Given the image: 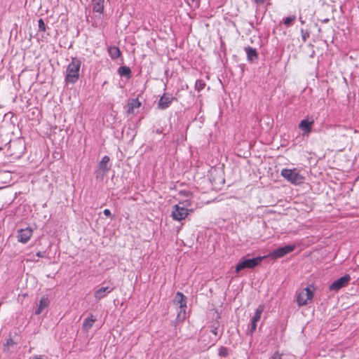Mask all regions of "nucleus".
<instances>
[{
  "label": "nucleus",
  "instance_id": "obj_36",
  "mask_svg": "<svg viewBox=\"0 0 359 359\" xmlns=\"http://www.w3.org/2000/svg\"><path fill=\"white\" fill-rule=\"evenodd\" d=\"M156 132V133H158V134H161V133H162V130H161V129H157Z\"/></svg>",
  "mask_w": 359,
  "mask_h": 359
},
{
  "label": "nucleus",
  "instance_id": "obj_11",
  "mask_svg": "<svg viewBox=\"0 0 359 359\" xmlns=\"http://www.w3.org/2000/svg\"><path fill=\"white\" fill-rule=\"evenodd\" d=\"M33 231L31 228L27 227L18 231V241L22 243H27L32 236Z\"/></svg>",
  "mask_w": 359,
  "mask_h": 359
},
{
  "label": "nucleus",
  "instance_id": "obj_17",
  "mask_svg": "<svg viewBox=\"0 0 359 359\" xmlns=\"http://www.w3.org/2000/svg\"><path fill=\"white\" fill-rule=\"evenodd\" d=\"M141 105L138 99H133L128 104V114H135V109L139 108Z\"/></svg>",
  "mask_w": 359,
  "mask_h": 359
},
{
  "label": "nucleus",
  "instance_id": "obj_38",
  "mask_svg": "<svg viewBox=\"0 0 359 359\" xmlns=\"http://www.w3.org/2000/svg\"><path fill=\"white\" fill-rule=\"evenodd\" d=\"M358 258H359V253L355 256V259H357Z\"/></svg>",
  "mask_w": 359,
  "mask_h": 359
},
{
  "label": "nucleus",
  "instance_id": "obj_18",
  "mask_svg": "<svg viewBox=\"0 0 359 359\" xmlns=\"http://www.w3.org/2000/svg\"><path fill=\"white\" fill-rule=\"evenodd\" d=\"M95 320L96 319L93 315L86 318L83 323V329L88 332L93 327Z\"/></svg>",
  "mask_w": 359,
  "mask_h": 359
},
{
  "label": "nucleus",
  "instance_id": "obj_4",
  "mask_svg": "<svg viewBox=\"0 0 359 359\" xmlns=\"http://www.w3.org/2000/svg\"><path fill=\"white\" fill-rule=\"evenodd\" d=\"M314 287L309 285L302 290L297 297V303L299 306L306 305L313 297Z\"/></svg>",
  "mask_w": 359,
  "mask_h": 359
},
{
  "label": "nucleus",
  "instance_id": "obj_8",
  "mask_svg": "<svg viewBox=\"0 0 359 359\" xmlns=\"http://www.w3.org/2000/svg\"><path fill=\"white\" fill-rule=\"evenodd\" d=\"M351 280V276L346 274L337 280H334L329 287L332 291H338L345 287Z\"/></svg>",
  "mask_w": 359,
  "mask_h": 359
},
{
  "label": "nucleus",
  "instance_id": "obj_5",
  "mask_svg": "<svg viewBox=\"0 0 359 359\" xmlns=\"http://www.w3.org/2000/svg\"><path fill=\"white\" fill-rule=\"evenodd\" d=\"M187 297L182 292H177L175 294L174 304L179 306L180 311H178L177 319L179 320H184L186 314L187 309Z\"/></svg>",
  "mask_w": 359,
  "mask_h": 359
},
{
  "label": "nucleus",
  "instance_id": "obj_16",
  "mask_svg": "<svg viewBox=\"0 0 359 359\" xmlns=\"http://www.w3.org/2000/svg\"><path fill=\"white\" fill-rule=\"evenodd\" d=\"M49 304H50V301H49L48 298L46 296H43L39 302L38 308L35 311V314L36 315L41 314L42 313L43 310L46 308H47L49 306Z\"/></svg>",
  "mask_w": 359,
  "mask_h": 359
},
{
  "label": "nucleus",
  "instance_id": "obj_10",
  "mask_svg": "<svg viewBox=\"0 0 359 359\" xmlns=\"http://www.w3.org/2000/svg\"><path fill=\"white\" fill-rule=\"evenodd\" d=\"M109 157L104 156L102 157L101 161L98 165V170L95 171L96 178L98 179L100 176L102 177L105 175L109 170L107 163L109 162Z\"/></svg>",
  "mask_w": 359,
  "mask_h": 359
},
{
  "label": "nucleus",
  "instance_id": "obj_28",
  "mask_svg": "<svg viewBox=\"0 0 359 359\" xmlns=\"http://www.w3.org/2000/svg\"><path fill=\"white\" fill-rule=\"evenodd\" d=\"M271 359H282L281 355L278 351L275 352Z\"/></svg>",
  "mask_w": 359,
  "mask_h": 359
},
{
  "label": "nucleus",
  "instance_id": "obj_29",
  "mask_svg": "<svg viewBox=\"0 0 359 359\" xmlns=\"http://www.w3.org/2000/svg\"><path fill=\"white\" fill-rule=\"evenodd\" d=\"M103 213L107 217H112V215L111 213V211L109 209L104 210Z\"/></svg>",
  "mask_w": 359,
  "mask_h": 359
},
{
  "label": "nucleus",
  "instance_id": "obj_33",
  "mask_svg": "<svg viewBox=\"0 0 359 359\" xmlns=\"http://www.w3.org/2000/svg\"><path fill=\"white\" fill-rule=\"evenodd\" d=\"M266 0H255V3L258 4H264Z\"/></svg>",
  "mask_w": 359,
  "mask_h": 359
},
{
  "label": "nucleus",
  "instance_id": "obj_30",
  "mask_svg": "<svg viewBox=\"0 0 359 359\" xmlns=\"http://www.w3.org/2000/svg\"><path fill=\"white\" fill-rule=\"evenodd\" d=\"M181 193L187 197H190L192 195V194L191 192L187 191H182Z\"/></svg>",
  "mask_w": 359,
  "mask_h": 359
},
{
  "label": "nucleus",
  "instance_id": "obj_21",
  "mask_svg": "<svg viewBox=\"0 0 359 359\" xmlns=\"http://www.w3.org/2000/svg\"><path fill=\"white\" fill-rule=\"evenodd\" d=\"M104 11V0H97L93 4V11L102 13Z\"/></svg>",
  "mask_w": 359,
  "mask_h": 359
},
{
  "label": "nucleus",
  "instance_id": "obj_39",
  "mask_svg": "<svg viewBox=\"0 0 359 359\" xmlns=\"http://www.w3.org/2000/svg\"><path fill=\"white\" fill-rule=\"evenodd\" d=\"M172 359H178V358H172Z\"/></svg>",
  "mask_w": 359,
  "mask_h": 359
},
{
  "label": "nucleus",
  "instance_id": "obj_31",
  "mask_svg": "<svg viewBox=\"0 0 359 359\" xmlns=\"http://www.w3.org/2000/svg\"><path fill=\"white\" fill-rule=\"evenodd\" d=\"M36 256L39 257H45V252H38L36 253Z\"/></svg>",
  "mask_w": 359,
  "mask_h": 359
},
{
  "label": "nucleus",
  "instance_id": "obj_19",
  "mask_svg": "<svg viewBox=\"0 0 359 359\" xmlns=\"http://www.w3.org/2000/svg\"><path fill=\"white\" fill-rule=\"evenodd\" d=\"M108 53L112 60H116L121 55V50L119 48L115 46L109 47Z\"/></svg>",
  "mask_w": 359,
  "mask_h": 359
},
{
  "label": "nucleus",
  "instance_id": "obj_7",
  "mask_svg": "<svg viewBox=\"0 0 359 359\" xmlns=\"http://www.w3.org/2000/svg\"><path fill=\"white\" fill-rule=\"evenodd\" d=\"M189 215V209L181 207L180 205H175L172 211V217L173 219L181 221L184 219Z\"/></svg>",
  "mask_w": 359,
  "mask_h": 359
},
{
  "label": "nucleus",
  "instance_id": "obj_14",
  "mask_svg": "<svg viewBox=\"0 0 359 359\" xmlns=\"http://www.w3.org/2000/svg\"><path fill=\"white\" fill-rule=\"evenodd\" d=\"M114 290L113 287H102L95 292V298L97 300H100L101 299L104 298L107 294L110 293Z\"/></svg>",
  "mask_w": 359,
  "mask_h": 359
},
{
  "label": "nucleus",
  "instance_id": "obj_3",
  "mask_svg": "<svg viewBox=\"0 0 359 359\" xmlns=\"http://www.w3.org/2000/svg\"><path fill=\"white\" fill-rule=\"evenodd\" d=\"M264 259V257H257L255 258L244 259L236 265V272L238 273L246 269H252L259 265Z\"/></svg>",
  "mask_w": 359,
  "mask_h": 359
},
{
  "label": "nucleus",
  "instance_id": "obj_23",
  "mask_svg": "<svg viewBox=\"0 0 359 359\" xmlns=\"http://www.w3.org/2000/svg\"><path fill=\"white\" fill-rule=\"evenodd\" d=\"M205 86V83L203 81V80H196V83H195V89L198 91V92H200L201 90H202Z\"/></svg>",
  "mask_w": 359,
  "mask_h": 359
},
{
  "label": "nucleus",
  "instance_id": "obj_32",
  "mask_svg": "<svg viewBox=\"0 0 359 359\" xmlns=\"http://www.w3.org/2000/svg\"><path fill=\"white\" fill-rule=\"evenodd\" d=\"M211 332L212 334H214L215 336H217V327H214L211 330Z\"/></svg>",
  "mask_w": 359,
  "mask_h": 359
},
{
  "label": "nucleus",
  "instance_id": "obj_22",
  "mask_svg": "<svg viewBox=\"0 0 359 359\" xmlns=\"http://www.w3.org/2000/svg\"><path fill=\"white\" fill-rule=\"evenodd\" d=\"M295 20H296V16L293 15H290V16L285 18L283 20V22L285 26L289 27L295 21Z\"/></svg>",
  "mask_w": 359,
  "mask_h": 359
},
{
  "label": "nucleus",
  "instance_id": "obj_34",
  "mask_svg": "<svg viewBox=\"0 0 359 359\" xmlns=\"http://www.w3.org/2000/svg\"><path fill=\"white\" fill-rule=\"evenodd\" d=\"M329 21H330L329 18H325V19L321 20V22L323 23H327Z\"/></svg>",
  "mask_w": 359,
  "mask_h": 359
},
{
  "label": "nucleus",
  "instance_id": "obj_20",
  "mask_svg": "<svg viewBox=\"0 0 359 359\" xmlns=\"http://www.w3.org/2000/svg\"><path fill=\"white\" fill-rule=\"evenodd\" d=\"M118 73L121 76L130 79L131 77V70L127 66H121L118 69Z\"/></svg>",
  "mask_w": 359,
  "mask_h": 359
},
{
  "label": "nucleus",
  "instance_id": "obj_12",
  "mask_svg": "<svg viewBox=\"0 0 359 359\" xmlns=\"http://www.w3.org/2000/svg\"><path fill=\"white\" fill-rule=\"evenodd\" d=\"M173 100L172 96L163 94L158 102V107L161 109H165L170 105Z\"/></svg>",
  "mask_w": 359,
  "mask_h": 359
},
{
  "label": "nucleus",
  "instance_id": "obj_25",
  "mask_svg": "<svg viewBox=\"0 0 359 359\" xmlns=\"http://www.w3.org/2000/svg\"><path fill=\"white\" fill-rule=\"evenodd\" d=\"M39 23V32H46V25L44 23V21L42 18H40L38 21Z\"/></svg>",
  "mask_w": 359,
  "mask_h": 359
},
{
  "label": "nucleus",
  "instance_id": "obj_13",
  "mask_svg": "<svg viewBox=\"0 0 359 359\" xmlns=\"http://www.w3.org/2000/svg\"><path fill=\"white\" fill-rule=\"evenodd\" d=\"M313 121H309L307 119H303L299 124V128L302 130V135H308L312 130Z\"/></svg>",
  "mask_w": 359,
  "mask_h": 359
},
{
  "label": "nucleus",
  "instance_id": "obj_15",
  "mask_svg": "<svg viewBox=\"0 0 359 359\" xmlns=\"http://www.w3.org/2000/svg\"><path fill=\"white\" fill-rule=\"evenodd\" d=\"M245 51L247 54L248 60L253 62L258 59V54L255 48L250 46L245 47Z\"/></svg>",
  "mask_w": 359,
  "mask_h": 359
},
{
  "label": "nucleus",
  "instance_id": "obj_24",
  "mask_svg": "<svg viewBox=\"0 0 359 359\" xmlns=\"http://www.w3.org/2000/svg\"><path fill=\"white\" fill-rule=\"evenodd\" d=\"M218 354L222 357H226L229 354L228 349L224 346H220L218 350Z\"/></svg>",
  "mask_w": 359,
  "mask_h": 359
},
{
  "label": "nucleus",
  "instance_id": "obj_9",
  "mask_svg": "<svg viewBox=\"0 0 359 359\" xmlns=\"http://www.w3.org/2000/svg\"><path fill=\"white\" fill-rule=\"evenodd\" d=\"M263 311L264 306L262 305H259V307L256 309V311L251 319L250 329L248 330V332L250 335H252V334L255 332L257 329V323L260 320Z\"/></svg>",
  "mask_w": 359,
  "mask_h": 359
},
{
  "label": "nucleus",
  "instance_id": "obj_27",
  "mask_svg": "<svg viewBox=\"0 0 359 359\" xmlns=\"http://www.w3.org/2000/svg\"><path fill=\"white\" fill-rule=\"evenodd\" d=\"M177 205H180L181 207H184L188 209V208L191 205V200L188 198L182 201H180Z\"/></svg>",
  "mask_w": 359,
  "mask_h": 359
},
{
  "label": "nucleus",
  "instance_id": "obj_35",
  "mask_svg": "<svg viewBox=\"0 0 359 359\" xmlns=\"http://www.w3.org/2000/svg\"><path fill=\"white\" fill-rule=\"evenodd\" d=\"M299 19L302 25H304L305 23V21L302 19V16H299Z\"/></svg>",
  "mask_w": 359,
  "mask_h": 359
},
{
  "label": "nucleus",
  "instance_id": "obj_2",
  "mask_svg": "<svg viewBox=\"0 0 359 359\" xmlns=\"http://www.w3.org/2000/svg\"><path fill=\"white\" fill-rule=\"evenodd\" d=\"M281 175L288 182L294 184H300L303 183L304 180V177L300 175L296 168H284L281 170Z\"/></svg>",
  "mask_w": 359,
  "mask_h": 359
},
{
  "label": "nucleus",
  "instance_id": "obj_26",
  "mask_svg": "<svg viewBox=\"0 0 359 359\" xmlns=\"http://www.w3.org/2000/svg\"><path fill=\"white\" fill-rule=\"evenodd\" d=\"M301 35H302V41L304 42H306L310 36L309 31L304 30V29H301Z\"/></svg>",
  "mask_w": 359,
  "mask_h": 359
},
{
  "label": "nucleus",
  "instance_id": "obj_6",
  "mask_svg": "<svg viewBox=\"0 0 359 359\" xmlns=\"http://www.w3.org/2000/svg\"><path fill=\"white\" fill-rule=\"evenodd\" d=\"M294 245H287L283 247L278 248L269 254V257L271 259H278L284 257L287 254L292 252L294 250Z\"/></svg>",
  "mask_w": 359,
  "mask_h": 359
},
{
  "label": "nucleus",
  "instance_id": "obj_1",
  "mask_svg": "<svg viewBox=\"0 0 359 359\" xmlns=\"http://www.w3.org/2000/svg\"><path fill=\"white\" fill-rule=\"evenodd\" d=\"M81 61L78 57H72V62L67 67L65 81L67 83H75L79 76Z\"/></svg>",
  "mask_w": 359,
  "mask_h": 359
},
{
  "label": "nucleus",
  "instance_id": "obj_37",
  "mask_svg": "<svg viewBox=\"0 0 359 359\" xmlns=\"http://www.w3.org/2000/svg\"><path fill=\"white\" fill-rule=\"evenodd\" d=\"M34 359H42L41 357L36 356Z\"/></svg>",
  "mask_w": 359,
  "mask_h": 359
}]
</instances>
